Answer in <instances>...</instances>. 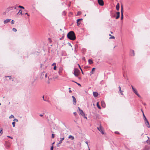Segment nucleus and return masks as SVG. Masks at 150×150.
<instances>
[{
  "mask_svg": "<svg viewBox=\"0 0 150 150\" xmlns=\"http://www.w3.org/2000/svg\"><path fill=\"white\" fill-rule=\"evenodd\" d=\"M67 36L68 38L72 40H74L76 38L75 34L73 31L69 32L68 33Z\"/></svg>",
  "mask_w": 150,
  "mask_h": 150,
  "instance_id": "nucleus-1",
  "label": "nucleus"
},
{
  "mask_svg": "<svg viewBox=\"0 0 150 150\" xmlns=\"http://www.w3.org/2000/svg\"><path fill=\"white\" fill-rule=\"evenodd\" d=\"M10 8L14 9H18V8H21L24 9V7L21 6H18V5H15L14 6H12Z\"/></svg>",
  "mask_w": 150,
  "mask_h": 150,
  "instance_id": "nucleus-2",
  "label": "nucleus"
},
{
  "mask_svg": "<svg viewBox=\"0 0 150 150\" xmlns=\"http://www.w3.org/2000/svg\"><path fill=\"white\" fill-rule=\"evenodd\" d=\"M80 73L79 70L77 68H75L74 69V71L73 73V74H74L75 76L76 77H78L79 75V73Z\"/></svg>",
  "mask_w": 150,
  "mask_h": 150,
  "instance_id": "nucleus-3",
  "label": "nucleus"
},
{
  "mask_svg": "<svg viewBox=\"0 0 150 150\" xmlns=\"http://www.w3.org/2000/svg\"><path fill=\"white\" fill-rule=\"evenodd\" d=\"M132 87V89L134 93H135L138 97L139 98H141V96L139 95V94L137 93V90L134 88L132 86H131Z\"/></svg>",
  "mask_w": 150,
  "mask_h": 150,
  "instance_id": "nucleus-4",
  "label": "nucleus"
},
{
  "mask_svg": "<svg viewBox=\"0 0 150 150\" xmlns=\"http://www.w3.org/2000/svg\"><path fill=\"white\" fill-rule=\"evenodd\" d=\"M78 109L79 112V114L82 116H84L85 115V113L83 112V111L79 107H78Z\"/></svg>",
  "mask_w": 150,
  "mask_h": 150,
  "instance_id": "nucleus-5",
  "label": "nucleus"
},
{
  "mask_svg": "<svg viewBox=\"0 0 150 150\" xmlns=\"http://www.w3.org/2000/svg\"><path fill=\"white\" fill-rule=\"evenodd\" d=\"M98 129L100 132L101 134H104V133L103 131V128L101 127V125H100V127H97Z\"/></svg>",
  "mask_w": 150,
  "mask_h": 150,
  "instance_id": "nucleus-6",
  "label": "nucleus"
},
{
  "mask_svg": "<svg viewBox=\"0 0 150 150\" xmlns=\"http://www.w3.org/2000/svg\"><path fill=\"white\" fill-rule=\"evenodd\" d=\"M98 3L101 6L103 5L104 2L103 0H98Z\"/></svg>",
  "mask_w": 150,
  "mask_h": 150,
  "instance_id": "nucleus-7",
  "label": "nucleus"
},
{
  "mask_svg": "<svg viewBox=\"0 0 150 150\" xmlns=\"http://www.w3.org/2000/svg\"><path fill=\"white\" fill-rule=\"evenodd\" d=\"M150 149V147L146 145L144 147L143 150H149Z\"/></svg>",
  "mask_w": 150,
  "mask_h": 150,
  "instance_id": "nucleus-8",
  "label": "nucleus"
},
{
  "mask_svg": "<svg viewBox=\"0 0 150 150\" xmlns=\"http://www.w3.org/2000/svg\"><path fill=\"white\" fill-rule=\"evenodd\" d=\"M145 123L147 127L149 128L150 127V126L149 125V122L147 120L145 121Z\"/></svg>",
  "mask_w": 150,
  "mask_h": 150,
  "instance_id": "nucleus-9",
  "label": "nucleus"
},
{
  "mask_svg": "<svg viewBox=\"0 0 150 150\" xmlns=\"http://www.w3.org/2000/svg\"><path fill=\"white\" fill-rule=\"evenodd\" d=\"M72 98H73V104L74 105H76V100L75 98L73 96H72Z\"/></svg>",
  "mask_w": 150,
  "mask_h": 150,
  "instance_id": "nucleus-10",
  "label": "nucleus"
},
{
  "mask_svg": "<svg viewBox=\"0 0 150 150\" xmlns=\"http://www.w3.org/2000/svg\"><path fill=\"white\" fill-rule=\"evenodd\" d=\"M116 14H117V16H116V17H115V18L116 19H118L119 17H120V12H117L116 13Z\"/></svg>",
  "mask_w": 150,
  "mask_h": 150,
  "instance_id": "nucleus-11",
  "label": "nucleus"
},
{
  "mask_svg": "<svg viewBox=\"0 0 150 150\" xmlns=\"http://www.w3.org/2000/svg\"><path fill=\"white\" fill-rule=\"evenodd\" d=\"M11 21L10 19H7L4 21V24H6L10 21Z\"/></svg>",
  "mask_w": 150,
  "mask_h": 150,
  "instance_id": "nucleus-12",
  "label": "nucleus"
},
{
  "mask_svg": "<svg viewBox=\"0 0 150 150\" xmlns=\"http://www.w3.org/2000/svg\"><path fill=\"white\" fill-rule=\"evenodd\" d=\"M93 95L94 97H97L98 96V93L96 92H94L93 93Z\"/></svg>",
  "mask_w": 150,
  "mask_h": 150,
  "instance_id": "nucleus-13",
  "label": "nucleus"
},
{
  "mask_svg": "<svg viewBox=\"0 0 150 150\" xmlns=\"http://www.w3.org/2000/svg\"><path fill=\"white\" fill-rule=\"evenodd\" d=\"M41 76L42 77H43L44 76H45V78L47 77V74L45 73V72H43L41 74Z\"/></svg>",
  "mask_w": 150,
  "mask_h": 150,
  "instance_id": "nucleus-14",
  "label": "nucleus"
},
{
  "mask_svg": "<svg viewBox=\"0 0 150 150\" xmlns=\"http://www.w3.org/2000/svg\"><path fill=\"white\" fill-rule=\"evenodd\" d=\"M130 54L131 56H134V51L133 50H132L130 51Z\"/></svg>",
  "mask_w": 150,
  "mask_h": 150,
  "instance_id": "nucleus-15",
  "label": "nucleus"
},
{
  "mask_svg": "<svg viewBox=\"0 0 150 150\" xmlns=\"http://www.w3.org/2000/svg\"><path fill=\"white\" fill-rule=\"evenodd\" d=\"M119 92H120V93H121V94L122 95H123V91H122L121 90V87L120 86H119Z\"/></svg>",
  "mask_w": 150,
  "mask_h": 150,
  "instance_id": "nucleus-16",
  "label": "nucleus"
},
{
  "mask_svg": "<svg viewBox=\"0 0 150 150\" xmlns=\"http://www.w3.org/2000/svg\"><path fill=\"white\" fill-rule=\"evenodd\" d=\"M123 10H121V19L122 20L123 19Z\"/></svg>",
  "mask_w": 150,
  "mask_h": 150,
  "instance_id": "nucleus-17",
  "label": "nucleus"
},
{
  "mask_svg": "<svg viewBox=\"0 0 150 150\" xmlns=\"http://www.w3.org/2000/svg\"><path fill=\"white\" fill-rule=\"evenodd\" d=\"M82 20V19H77L76 21V23L77 24V25L78 26L79 25H80V23L79 22V21H80L81 20Z\"/></svg>",
  "mask_w": 150,
  "mask_h": 150,
  "instance_id": "nucleus-18",
  "label": "nucleus"
},
{
  "mask_svg": "<svg viewBox=\"0 0 150 150\" xmlns=\"http://www.w3.org/2000/svg\"><path fill=\"white\" fill-rule=\"evenodd\" d=\"M60 140L59 142V144H60L62 143V141L64 139V138H60Z\"/></svg>",
  "mask_w": 150,
  "mask_h": 150,
  "instance_id": "nucleus-19",
  "label": "nucleus"
},
{
  "mask_svg": "<svg viewBox=\"0 0 150 150\" xmlns=\"http://www.w3.org/2000/svg\"><path fill=\"white\" fill-rule=\"evenodd\" d=\"M101 105L103 107H105V104L104 101H102L101 102Z\"/></svg>",
  "mask_w": 150,
  "mask_h": 150,
  "instance_id": "nucleus-20",
  "label": "nucleus"
},
{
  "mask_svg": "<svg viewBox=\"0 0 150 150\" xmlns=\"http://www.w3.org/2000/svg\"><path fill=\"white\" fill-rule=\"evenodd\" d=\"M68 138L69 139H71V140H73L74 139V137L72 135H70L69 136Z\"/></svg>",
  "mask_w": 150,
  "mask_h": 150,
  "instance_id": "nucleus-21",
  "label": "nucleus"
},
{
  "mask_svg": "<svg viewBox=\"0 0 150 150\" xmlns=\"http://www.w3.org/2000/svg\"><path fill=\"white\" fill-rule=\"evenodd\" d=\"M119 6H120L119 4L118 3L116 6V9H119Z\"/></svg>",
  "mask_w": 150,
  "mask_h": 150,
  "instance_id": "nucleus-22",
  "label": "nucleus"
},
{
  "mask_svg": "<svg viewBox=\"0 0 150 150\" xmlns=\"http://www.w3.org/2000/svg\"><path fill=\"white\" fill-rule=\"evenodd\" d=\"M97 106V107L100 109H101V108L98 102L96 104Z\"/></svg>",
  "mask_w": 150,
  "mask_h": 150,
  "instance_id": "nucleus-23",
  "label": "nucleus"
},
{
  "mask_svg": "<svg viewBox=\"0 0 150 150\" xmlns=\"http://www.w3.org/2000/svg\"><path fill=\"white\" fill-rule=\"evenodd\" d=\"M88 63L89 64H91L93 63V62L92 60L89 59L88 60Z\"/></svg>",
  "mask_w": 150,
  "mask_h": 150,
  "instance_id": "nucleus-24",
  "label": "nucleus"
},
{
  "mask_svg": "<svg viewBox=\"0 0 150 150\" xmlns=\"http://www.w3.org/2000/svg\"><path fill=\"white\" fill-rule=\"evenodd\" d=\"M95 68H93L92 71L90 72V75H91V74H93V71H95Z\"/></svg>",
  "mask_w": 150,
  "mask_h": 150,
  "instance_id": "nucleus-25",
  "label": "nucleus"
},
{
  "mask_svg": "<svg viewBox=\"0 0 150 150\" xmlns=\"http://www.w3.org/2000/svg\"><path fill=\"white\" fill-rule=\"evenodd\" d=\"M147 137L148 139L146 141V142H147V143L150 144V139H149V137Z\"/></svg>",
  "mask_w": 150,
  "mask_h": 150,
  "instance_id": "nucleus-26",
  "label": "nucleus"
},
{
  "mask_svg": "<svg viewBox=\"0 0 150 150\" xmlns=\"http://www.w3.org/2000/svg\"><path fill=\"white\" fill-rule=\"evenodd\" d=\"M3 129L2 128L0 129V136H1L3 134Z\"/></svg>",
  "mask_w": 150,
  "mask_h": 150,
  "instance_id": "nucleus-27",
  "label": "nucleus"
},
{
  "mask_svg": "<svg viewBox=\"0 0 150 150\" xmlns=\"http://www.w3.org/2000/svg\"><path fill=\"white\" fill-rule=\"evenodd\" d=\"M143 117H144V121H145V120H147V119L145 115H144V113H143Z\"/></svg>",
  "mask_w": 150,
  "mask_h": 150,
  "instance_id": "nucleus-28",
  "label": "nucleus"
},
{
  "mask_svg": "<svg viewBox=\"0 0 150 150\" xmlns=\"http://www.w3.org/2000/svg\"><path fill=\"white\" fill-rule=\"evenodd\" d=\"M78 65H79V68L81 70V72H82V74H84V73H83V71H82V69L81 68V67H80V66L79 65V64H78Z\"/></svg>",
  "mask_w": 150,
  "mask_h": 150,
  "instance_id": "nucleus-29",
  "label": "nucleus"
},
{
  "mask_svg": "<svg viewBox=\"0 0 150 150\" xmlns=\"http://www.w3.org/2000/svg\"><path fill=\"white\" fill-rule=\"evenodd\" d=\"M15 124L16 122H12V124L13 125V127H15Z\"/></svg>",
  "mask_w": 150,
  "mask_h": 150,
  "instance_id": "nucleus-30",
  "label": "nucleus"
},
{
  "mask_svg": "<svg viewBox=\"0 0 150 150\" xmlns=\"http://www.w3.org/2000/svg\"><path fill=\"white\" fill-rule=\"evenodd\" d=\"M81 14V12L80 11H79L78 12L76 15L77 16H79Z\"/></svg>",
  "mask_w": 150,
  "mask_h": 150,
  "instance_id": "nucleus-31",
  "label": "nucleus"
},
{
  "mask_svg": "<svg viewBox=\"0 0 150 150\" xmlns=\"http://www.w3.org/2000/svg\"><path fill=\"white\" fill-rule=\"evenodd\" d=\"M9 11V10H6V11L3 13V14L6 15V13H7Z\"/></svg>",
  "mask_w": 150,
  "mask_h": 150,
  "instance_id": "nucleus-32",
  "label": "nucleus"
},
{
  "mask_svg": "<svg viewBox=\"0 0 150 150\" xmlns=\"http://www.w3.org/2000/svg\"><path fill=\"white\" fill-rule=\"evenodd\" d=\"M125 66H124L122 67V69L124 71V72H125Z\"/></svg>",
  "mask_w": 150,
  "mask_h": 150,
  "instance_id": "nucleus-33",
  "label": "nucleus"
},
{
  "mask_svg": "<svg viewBox=\"0 0 150 150\" xmlns=\"http://www.w3.org/2000/svg\"><path fill=\"white\" fill-rule=\"evenodd\" d=\"M14 118V116L13 115H11L9 117V118L10 119H11V118Z\"/></svg>",
  "mask_w": 150,
  "mask_h": 150,
  "instance_id": "nucleus-34",
  "label": "nucleus"
},
{
  "mask_svg": "<svg viewBox=\"0 0 150 150\" xmlns=\"http://www.w3.org/2000/svg\"><path fill=\"white\" fill-rule=\"evenodd\" d=\"M72 82H74L75 83H76V84H77L79 86H81V85L79 83H77L76 82H75V81H72Z\"/></svg>",
  "mask_w": 150,
  "mask_h": 150,
  "instance_id": "nucleus-35",
  "label": "nucleus"
},
{
  "mask_svg": "<svg viewBox=\"0 0 150 150\" xmlns=\"http://www.w3.org/2000/svg\"><path fill=\"white\" fill-rule=\"evenodd\" d=\"M115 38V37L114 36H110V37L109 38V39H114Z\"/></svg>",
  "mask_w": 150,
  "mask_h": 150,
  "instance_id": "nucleus-36",
  "label": "nucleus"
},
{
  "mask_svg": "<svg viewBox=\"0 0 150 150\" xmlns=\"http://www.w3.org/2000/svg\"><path fill=\"white\" fill-rule=\"evenodd\" d=\"M12 30H13V31H14L15 32H16L17 30L16 29L14 28H13Z\"/></svg>",
  "mask_w": 150,
  "mask_h": 150,
  "instance_id": "nucleus-37",
  "label": "nucleus"
},
{
  "mask_svg": "<svg viewBox=\"0 0 150 150\" xmlns=\"http://www.w3.org/2000/svg\"><path fill=\"white\" fill-rule=\"evenodd\" d=\"M15 21L13 20H12L11 21V23L12 24H14Z\"/></svg>",
  "mask_w": 150,
  "mask_h": 150,
  "instance_id": "nucleus-38",
  "label": "nucleus"
},
{
  "mask_svg": "<svg viewBox=\"0 0 150 150\" xmlns=\"http://www.w3.org/2000/svg\"><path fill=\"white\" fill-rule=\"evenodd\" d=\"M54 134H52V138H54Z\"/></svg>",
  "mask_w": 150,
  "mask_h": 150,
  "instance_id": "nucleus-39",
  "label": "nucleus"
},
{
  "mask_svg": "<svg viewBox=\"0 0 150 150\" xmlns=\"http://www.w3.org/2000/svg\"><path fill=\"white\" fill-rule=\"evenodd\" d=\"M53 148H54V147H53V146H51V148H50V150H53Z\"/></svg>",
  "mask_w": 150,
  "mask_h": 150,
  "instance_id": "nucleus-40",
  "label": "nucleus"
},
{
  "mask_svg": "<svg viewBox=\"0 0 150 150\" xmlns=\"http://www.w3.org/2000/svg\"><path fill=\"white\" fill-rule=\"evenodd\" d=\"M6 77H9V79H11V76H6Z\"/></svg>",
  "mask_w": 150,
  "mask_h": 150,
  "instance_id": "nucleus-41",
  "label": "nucleus"
},
{
  "mask_svg": "<svg viewBox=\"0 0 150 150\" xmlns=\"http://www.w3.org/2000/svg\"><path fill=\"white\" fill-rule=\"evenodd\" d=\"M13 121H15L16 122H18V120L17 119H15L13 120Z\"/></svg>",
  "mask_w": 150,
  "mask_h": 150,
  "instance_id": "nucleus-42",
  "label": "nucleus"
},
{
  "mask_svg": "<svg viewBox=\"0 0 150 150\" xmlns=\"http://www.w3.org/2000/svg\"><path fill=\"white\" fill-rule=\"evenodd\" d=\"M21 10H19V12H18V13H20V14H21L22 13V11H21Z\"/></svg>",
  "mask_w": 150,
  "mask_h": 150,
  "instance_id": "nucleus-43",
  "label": "nucleus"
},
{
  "mask_svg": "<svg viewBox=\"0 0 150 150\" xmlns=\"http://www.w3.org/2000/svg\"><path fill=\"white\" fill-rule=\"evenodd\" d=\"M7 137H8V138H11V139H13V137H10V136H7Z\"/></svg>",
  "mask_w": 150,
  "mask_h": 150,
  "instance_id": "nucleus-44",
  "label": "nucleus"
},
{
  "mask_svg": "<svg viewBox=\"0 0 150 150\" xmlns=\"http://www.w3.org/2000/svg\"><path fill=\"white\" fill-rule=\"evenodd\" d=\"M73 113L75 116L76 115H77V113L76 112H74Z\"/></svg>",
  "mask_w": 150,
  "mask_h": 150,
  "instance_id": "nucleus-45",
  "label": "nucleus"
},
{
  "mask_svg": "<svg viewBox=\"0 0 150 150\" xmlns=\"http://www.w3.org/2000/svg\"><path fill=\"white\" fill-rule=\"evenodd\" d=\"M44 100L45 101H47V102H49V100H45L44 99Z\"/></svg>",
  "mask_w": 150,
  "mask_h": 150,
  "instance_id": "nucleus-46",
  "label": "nucleus"
},
{
  "mask_svg": "<svg viewBox=\"0 0 150 150\" xmlns=\"http://www.w3.org/2000/svg\"><path fill=\"white\" fill-rule=\"evenodd\" d=\"M56 66H55L54 67V70H56Z\"/></svg>",
  "mask_w": 150,
  "mask_h": 150,
  "instance_id": "nucleus-47",
  "label": "nucleus"
},
{
  "mask_svg": "<svg viewBox=\"0 0 150 150\" xmlns=\"http://www.w3.org/2000/svg\"><path fill=\"white\" fill-rule=\"evenodd\" d=\"M59 144V142L57 143V146L58 147H59V144Z\"/></svg>",
  "mask_w": 150,
  "mask_h": 150,
  "instance_id": "nucleus-48",
  "label": "nucleus"
},
{
  "mask_svg": "<svg viewBox=\"0 0 150 150\" xmlns=\"http://www.w3.org/2000/svg\"><path fill=\"white\" fill-rule=\"evenodd\" d=\"M142 103L144 105H146L145 103Z\"/></svg>",
  "mask_w": 150,
  "mask_h": 150,
  "instance_id": "nucleus-49",
  "label": "nucleus"
},
{
  "mask_svg": "<svg viewBox=\"0 0 150 150\" xmlns=\"http://www.w3.org/2000/svg\"><path fill=\"white\" fill-rule=\"evenodd\" d=\"M115 133H116V134H119V133L118 132H115Z\"/></svg>",
  "mask_w": 150,
  "mask_h": 150,
  "instance_id": "nucleus-50",
  "label": "nucleus"
},
{
  "mask_svg": "<svg viewBox=\"0 0 150 150\" xmlns=\"http://www.w3.org/2000/svg\"><path fill=\"white\" fill-rule=\"evenodd\" d=\"M55 65V63H54L52 64V66H54V65Z\"/></svg>",
  "mask_w": 150,
  "mask_h": 150,
  "instance_id": "nucleus-51",
  "label": "nucleus"
},
{
  "mask_svg": "<svg viewBox=\"0 0 150 150\" xmlns=\"http://www.w3.org/2000/svg\"><path fill=\"white\" fill-rule=\"evenodd\" d=\"M40 117H42L43 116V115L42 114H40Z\"/></svg>",
  "mask_w": 150,
  "mask_h": 150,
  "instance_id": "nucleus-52",
  "label": "nucleus"
},
{
  "mask_svg": "<svg viewBox=\"0 0 150 150\" xmlns=\"http://www.w3.org/2000/svg\"><path fill=\"white\" fill-rule=\"evenodd\" d=\"M123 9V6L122 5L121 6V9Z\"/></svg>",
  "mask_w": 150,
  "mask_h": 150,
  "instance_id": "nucleus-53",
  "label": "nucleus"
},
{
  "mask_svg": "<svg viewBox=\"0 0 150 150\" xmlns=\"http://www.w3.org/2000/svg\"><path fill=\"white\" fill-rule=\"evenodd\" d=\"M84 117V118H86V119H87V117H86L85 116Z\"/></svg>",
  "mask_w": 150,
  "mask_h": 150,
  "instance_id": "nucleus-54",
  "label": "nucleus"
},
{
  "mask_svg": "<svg viewBox=\"0 0 150 150\" xmlns=\"http://www.w3.org/2000/svg\"><path fill=\"white\" fill-rule=\"evenodd\" d=\"M86 143L88 145V142H86Z\"/></svg>",
  "mask_w": 150,
  "mask_h": 150,
  "instance_id": "nucleus-55",
  "label": "nucleus"
},
{
  "mask_svg": "<svg viewBox=\"0 0 150 150\" xmlns=\"http://www.w3.org/2000/svg\"><path fill=\"white\" fill-rule=\"evenodd\" d=\"M25 14H27V15H28V16H29V15H28V13H25Z\"/></svg>",
  "mask_w": 150,
  "mask_h": 150,
  "instance_id": "nucleus-56",
  "label": "nucleus"
},
{
  "mask_svg": "<svg viewBox=\"0 0 150 150\" xmlns=\"http://www.w3.org/2000/svg\"><path fill=\"white\" fill-rule=\"evenodd\" d=\"M141 111H142V113H143H143H144V112H143V111L142 110V109H141Z\"/></svg>",
  "mask_w": 150,
  "mask_h": 150,
  "instance_id": "nucleus-57",
  "label": "nucleus"
},
{
  "mask_svg": "<svg viewBox=\"0 0 150 150\" xmlns=\"http://www.w3.org/2000/svg\"><path fill=\"white\" fill-rule=\"evenodd\" d=\"M54 143H55L54 142L52 144V145H53V144H54Z\"/></svg>",
  "mask_w": 150,
  "mask_h": 150,
  "instance_id": "nucleus-58",
  "label": "nucleus"
},
{
  "mask_svg": "<svg viewBox=\"0 0 150 150\" xmlns=\"http://www.w3.org/2000/svg\"><path fill=\"white\" fill-rule=\"evenodd\" d=\"M109 35L110 36H112V35H111V34H109Z\"/></svg>",
  "mask_w": 150,
  "mask_h": 150,
  "instance_id": "nucleus-59",
  "label": "nucleus"
},
{
  "mask_svg": "<svg viewBox=\"0 0 150 150\" xmlns=\"http://www.w3.org/2000/svg\"><path fill=\"white\" fill-rule=\"evenodd\" d=\"M110 33H111V34H112L113 33L112 32V31H111L110 32Z\"/></svg>",
  "mask_w": 150,
  "mask_h": 150,
  "instance_id": "nucleus-60",
  "label": "nucleus"
},
{
  "mask_svg": "<svg viewBox=\"0 0 150 150\" xmlns=\"http://www.w3.org/2000/svg\"><path fill=\"white\" fill-rule=\"evenodd\" d=\"M42 98H43V100H44V96H43Z\"/></svg>",
  "mask_w": 150,
  "mask_h": 150,
  "instance_id": "nucleus-61",
  "label": "nucleus"
},
{
  "mask_svg": "<svg viewBox=\"0 0 150 150\" xmlns=\"http://www.w3.org/2000/svg\"><path fill=\"white\" fill-rule=\"evenodd\" d=\"M71 90H70V91H69V92H71Z\"/></svg>",
  "mask_w": 150,
  "mask_h": 150,
  "instance_id": "nucleus-62",
  "label": "nucleus"
},
{
  "mask_svg": "<svg viewBox=\"0 0 150 150\" xmlns=\"http://www.w3.org/2000/svg\"><path fill=\"white\" fill-rule=\"evenodd\" d=\"M61 39H62V38H60V40H61Z\"/></svg>",
  "mask_w": 150,
  "mask_h": 150,
  "instance_id": "nucleus-63",
  "label": "nucleus"
},
{
  "mask_svg": "<svg viewBox=\"0 0 150 150\" xmlns=\"http://www.w3.org/2000/svg\"><path fill=\"white\" fill-rule=\"evenodd\" d=\"M65 12V11H64V13Z\"/></svg>",
  "mask_w": 150,
  "mask_h": 150,
  "instance_id": "nucleus-64",
  "label": "nucleus"
}]
</instances>
